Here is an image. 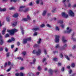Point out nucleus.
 Masks as SVG:
<instances>
[{"label":"nucleus","instance_id":"nucleus-64","mask_svg":"<svg viewBox=\"0 0 76 76\" xmlns=\"http://www.w3.org/2000/svg\"><path fill=\"white\" fill-rule=\"evenodd\" d=\"M32 75V74L31 73H28V76H31V75Z\"/></svg>","mask_w":76,"mask_h":76},{"label":"nucleus","instance_id":"nucleus-15","mask_svg":"<svg viewBox=\"0 0 76 76\" xmlns=\"http://www.w3.org/2000/svg\"><path fill=\"white\" fill-rule=\"evenodd\" d=\"M6 9L3 8L1 9V8L0 7V12H6Z\"/></svg>","mask_w":76,"mask_h":76},{"label":"nucleus","instance_id":"nucleus-8","mask_svg":"<svg viewBox=\"0 0 76 76\" xmlns=\"http://www.w3.org/2000/svg\"><path fill=\"white\" fill-rule=\"evenodd\" d=\"M62 40L64 43L66 42L67 41V40L65 39V37L64 36L62 37Z\"/></svg>","mask_w":76,"mask_h":76},{"label":"nucleus","instance_id":"nucleus-28","mask_svg":"<svg viewBox=\"0 0 76 76\" xmlns=\"http://www.w3.org/2000/svg\"><path fill=\"white\" fill-rule=\"evenodd\" d=\"M65 58H66V59H67V60H70V58L68 56L66 55L65 56Z\"/></svg>","mask_w":76,"mask_h":76},{"label":"nucleus","instance_id":"nucleus-31","mask_svg":"<svg viewBox=\"0 0 76 76\" xmlns=\"http://www.w3.org/2000/svg\"><path fill=\"white\" fill-rule=\"evenodd\" d=\"M22 21H24V22H26V21H27L28 19L27 18H23L22 20Z\"/></svg>","mask_w":76,"mask_h":76},{"label":"nucleus","instance_id":"nucleus-43","mask_svg":"<svg viewBox=\"0 0 76 76\" xmlns=\"http://www.w3.org/2000/svg\"><path fill=\"white\" fill-rule=\"evenodd\" d=\"M27 18L28 19V20H30L31 19V17H29V16L28 15L27 16Z\"/></svg>","mask_w":76,"mask_h":76},{"label":"nucleus","instance_id":"nucleus-47","mask_svg":"<svg viewBox=\"0 0 76 76\" xmlns=\"http://www.w3.org/2000/svg\"><path fill=\"white\" fill-rule=\"evenodd\" d=\"M9 37V34H7L5 35V37L6 38H7V37Z\"/></svg>","mask_w":76,"mask_h":76},{"label":"nucleus","instance_id":"nucleus-57","mask_svg":"<svg viewBox=\"0 0 76 76\" xmlns=\"http://www.w3.org/2000/svg\"><path fill=\"white\" fill-rule=\"evenodd\" d=\"M44 52L45 54H47V51L45 49H44Z\"/></svg>","mask_w":76,"mask_h":76},{"label":"nucleus","instance_id":"nucleus-30","mask_svg":"<svg viewBox=\"0 0 76 76\" xmlns=\"http://www.w3.org/2000/svg\"><path fill=\"white\" fill-rule=\"evenodd\" d=\"M20 76H24L25 74L23 73H20L19 74Z\"/></svg>","mask_w":76,"mask_h":76},{"label":"nucleus","instance_id":"nucleus-3","mask_svg":"<svg viewBox=\"0 0 76 76\" xmlns=\"http://www.w3.org/2000/svg\"><path fill=\"white\" fill-rule=\"evenodd\" d=\"M72 31V29L70 28V27H68L66 28V30L64 31V33H67V34H70Z\"/></svg>","mask_w":76,"mask_h":76},{"label":"nucleus","instance_id":"nucleus-37","mask_svg":"<svg viewBox=\"0 0 76 76\" xmlns=\"http://www.w3.org/2000/svg\"><path fill=\"white\" fill-rule=\"evenodd\" d=\"M45 26V25L44 24H42L40 26V28H43Z\"/></svg>","mask_w":76,"mask_h":76},{"label":"nucleus","instance_id":"nucleus-14","mask_svg":"<svg viewBox=\"0 0 76 76\" xmlns=\"http://www.w3.org/2000/svg\"><path fill=\"white\" fill-rule=\"evenodd\" d=\"M27 41H28L26 39H23V43L24 44H26V43H27Z\"/></svg>","mask_w":76,"mask_h":76},{"label":"nucleus","instance_id":"nucleus-34","mask_svg":"<svg viewBox=\"0 0 76 76\" xmlns=\"http://www.w3.org/2000/svg\"><path fill=\"white\" fill-rule=\"evenodd\" d=\"M9 9H10V10H15V8H14V7H11L9 8Z\"/></svg>","mask_w":76,"mask_h":76},{"label":"nucleus","instance_id":"nucleus-63","mask_svg":"<svg viewBox=\"0 0 76 76\" xmlns=\"http://www.w3.org/2000/svg\"><path fill=\"white\" fill-rule=\"evenodd\" d=\"M11 63L10 62H8L7 64L8 66H9V65Z\"/></svg>","mask_w":76,"mask_h":76},{"label":"nucleus","instance_id":"nucleus-13","mask_svg":"<svg viewBox=\"0 0 76 76\" xmlns=\"http://www.w3.org/2000/svg\"><path fill=\"white\" fill-rule=\"evenodd\" d=\"M47 10H44L42 13V15L43 16H45L46 15V13H47Z\"/></svg>","mask_w":76,"mask_h":76},{"label":"nucleus","instance_id":"nucleus-53","mask_svg":"<svg viewBox=\"0 0 76 76\" xmlns=\"http://www.w3.org/2000/svg\"><path fill=\"white\" fill-rule=\"evenodd\" d=\"M26 52H23V56H25V55H26Z\"/></svg>","mask_w":76,"mask_h":76},{"label":"nucleus","instance_id":"nucleus-25","mask_svg":"<svg viewBox=\"0 0 76 76\" xmlns=\"http://www.w3.org/2000/svg\"><path fill=\"white\" fill-rule=\"evenodd\" d=\"M56 8H54L53 10H52V13H54L55 11H56Z\"/></svg>","mask_w":76,"mask_h":76},{"label":"nucleus","instance_id":"nucleus-54","mask_svg":"<svg viewBox=\"0 0 76 76\" xmlns=\"http://www.w3.org/2000/svg\"><path fill=\"white\" fill-rule=\"evenodd\" d=\"M45 60H46V58H44L43 59L42 61L43 62H45Z\"/></svg>","mask_w":76,"mask_h":76},{"label":"nucleus","instance_id":"nucleus-29","mask_svg":"<svg viewBox=\"0 0 76 76\" xmlns=\"http://www.w3.org/2000/svg\"><path fill=\"white\" fill-rule=\"evenodd\" d=\"M41 1V0H37L36 1V3L37 4H39V2H40Z\"/></svg>","mask_w":76,"mask_h":76},{"label":"nucleus","instance_id":"nucleus-17","mask_svg":"<svg viewBox=\"0 0 76 76\" xmlns=\"http://www.w3.org/2000/svg\"><path fill=\"white\" fill-rule=\"evenodd\" d=\"M6 28H4L3 30L2 31V35H4L5 34V32L6 31Z\"/></svg>","mask_w":76,"mask_h":76},{"label":"nucleus","instance_id":"nucleus-11","mask_svg":"<svg viewBox=\"0 0 76 76\" xmlns=\"http://www.w3.org/2000/svg\"><path fill=\"white\" fill-rule=\"evenodd\" d=\"M48 72L50 75H52L53 74V70L52 69H50L48 70Z\"/></svg>","mask_w":76,"mask_h":76},{"label":"nucleus","instance_id":"nucleus-26","mask_svg":"<svg viewBox=\"0 0 76 76\" xmlns=\"http://www.w3.org/2000/svg\"><path fill=\"white\" fill-rule=\"evenodd\" d=\"M71 40H73V41H76V39L73 37V36H72L71 38Z\"/></svg>","mask_w":76,"mask_h":76},{"label":"nucleus","instance_id":"nucleus-27","mask_svg":"<svg viewBox=\"0 0 76 76\" xmlns=\"http://www.w3.org/2000/svg\"><path fill=\"white\" fill-rule=\"evenodd\" d=\"M17 23V22H15L14 23L12 24V26H16V25Z\"/></svg>","mask_w":76,"mask_h":76},{"label":"nucleus","instance_id":"nucleus-59","mask_svg":"<svg viewBox=\"0 0 76 76\" xmlns=\"http://www.w3.org/2000/svg\"><path fill=\"white\" fill-rule=\"evenodd\" d=\"M20 70H23V69H24V67H20Z\"/></svg>","mask_w":76,"mask_h":76},{"label":"nucleus","instance_id":"nucleus-44","mask_svg":"<svg viewBox=\"0 0 76 76\" xmlns=\"http://www.w3.org/2000/svg\"><path fill=\"white\" fill-rule=\"evenodd\" d=\"M29 10V9L27 8L25 10L23 11L24 12H28Z\"/></svg>","mask_w":76,"mask_h":76},{"label":"nucleus","instance_id":"nucleus-46","mask_svg":"<svg viewBox=\"0 0 76 76\" xmlns=\"http://www.w3.org/2000/svg\"><path fill=\"white\" fill-rule=\"evenodd\" d=\"M37 34H38V33L37 32H35L34 34L33 35L34 36H36L37 35Z\"/></svg>","mask_w":76,"mask_h":76},{"label":"nucleus","instance_id":"nucleus-20","mask_svg":"<svg viewBox=\"0 0 76 76\" xmlns=\"http://www.w3.org/2000/svg\"><path fill=\"white\" fill-rule=\"evenodd\" d=\"M36 61V60L35 59H34L33 60V63L30 62V64H35Z\"/></svg>","mask_w":76,"mask_h":76},{"label":"nucleus","instance_id":"nucleus-23","mask_svg":"<svg viewBox=\"0 0 76 76\" xmlns=\"http://www.w3.org/2000/svg\"><path fill=\"white\" fill-rule=\"evenodd\" d=\"M60 26H61L62 28H64V26H65V25L61 24L60 25Z\"/></svg>","mask_w":76,"mask_h":76},{"label":"nucleus","instance_id":"nucleus-45","mask_svg":"<svg viewBox=\"0 0 76 76\" xmlns=\"http://www.w3.org/2000/svg\"><path fill=\"white\" fill-rule=\"evenodd\" d=\"M43 0H41L40 1V4L41 5H43V2H42V1Z\"/></svg>","mask_w":76,"mask_h":76},{"label":"nucleus","instance_id":"nucleus-61","mask_svg":"<svg viewBox=\"0 0 76 76\" xmlns=\"http://www.w3.org/2000/svg\"><path fill=\"white\" fill-rule=\"evenodd\" d=\"M69 74H71V73L72 72V70H70V71H69Z\"/></svg>","mask_w":76,"mask_h":76},{"label":"nucleus","instance_id":"nucleus-33","mask_svg":"<svg viewBox=\"0 0 76 76\" xmlns=\"http://www.w3.org/2000/svg\"><path fill=\"white\" fill-rule=\"evenodd\" d=\"M6 56L7 57H9V56H10V53H7L6 54Z\"/></svg>","mask_w":76,"mask_h":76},{"label":"nucleus","instance_id":"nucleus-21","mask_svg":"<svg viewBox=\"0 0 76 76\" xmlns=\"http://www.w3.org/2000/svg\"><path fill=\"white\" fill-rule=\"evenodd\" d=\"M41 40H42L41 39H39V40L37 42V44H40L41 42Z\"/></svg>","mask_w":76,"mask_h":76},{"label":"nucleus","instance_id":"nucleus-39","mask_svg":"<svg viewBox=\"0 0 76 76\" xmlns=\"http://www.w3.org/2000/svg\"><path fill=\"white\" fill-rule=\"evenodd\" d=\"M41 66H39L38 67V69L39 71H40V70H41Z\"/></svg>","mask_w":76,"mask_h":76},{"label":"nucleus","instance_id":"nucleus-56","mask_svg":"<svg viewBox=\"0 0 76 76\" xmlns=\"http://www.w3.org/2000/svg\"><path fill=\"white\" fill-rule=\"evenodd\" d=\"M7 42H12V41L11 39H10L9 40H8Z\"/></svg>","mask_w":76,"mask_h":76},{"label":"nucleus","instance_id":"nucleus-6","mask_svg":"<svg viewBox=\"0 0 76 76\" xmlns=\"http://www.w3.org/2000/svg\"><path fill=\"white\" fill-rule=\"evenodd\" d=\"M62 16L65 18H67L69 15L65 13V12H63L62 13Z\"/></svg>","mask_w":76,"mask_h":76},{"label":"nucleus","instance_id":"nucleus-58","mask_svg":"<svg viewBox=\"0 0 76 76\" xmlns=\"http://www.w3.org/2000/svg\"><path fill=\"white\" fill-rule=\"evenodd\" d=\"M29 5L30 6H32V2H31L30 4H29Z\"/></svg>","mask_w":76,"mask_h":76},{"label":"nucleus","instance_id":"nucleus-52","mask_svg":"<svg viewBox=\"0 0 76 76\" xmlns=\"http://www.w3.org/2000/svg\"><path fill=\"white\" fill-rule=\"evenodd\" d=\"M7 65V62L5 63V64L4 65V67H6Z\"/></svg>","mask_w":76,"mask_h":76},{"label":"nucleus","instance_id":"nucleus-62","mask_svg":"<svg viewBox=\"0 0 76 76\" xmlns=\"http://www.w3.org/2000/svg\"><path fill=\"white\" fill-rule=\"evenodd\" d=\"M19 74L18 73H16L15 74L16 76H19Z\"/></svg>","mask_w":76,"mask_h":76},{"label":"nucleus","instance_id":"nucleus-32","mask_svg":"<svg viewBox=\"0 0 76 76\" xmlns=\"http://www.w3.org/2000/svg\"><path fill=\"white\" fill-rule=\"evenodd\" d=\"M7 22H10V17H7Z\"/></svg>","mask_w":76,"mask_h":76},{"label":"nucleus","instance_id":"nucleus-9","mask_svg":"<svg viewBox=\"0 0 76 76\" xmlns=\"http://www.w3.org/2000/svg\"><path fill=\"white\" fill-rule=\"evenodd\" d=\"M40 28H34L32 29V30L34 31V32H35V31H39L40 30Z\"/></svg>","mask_w":76,"mask_h":76},{"label":"nucleus","instance_id":"nucleus-1","mask_svg":"<svg viewBox=\"0 0 76 76\" xmlns=\"http://www.w3.org/2000/svg\"><path fill=\"white\" fill-rule=\"evenodd\" d=\"M18 30L15 29H12L11 30H7V32H10L11 35H13L15 34V32H18Z\"/></svg>","mask_w":76,"mask_h":76},{"label":"nucleus","instance_id":"nucleus-7","mask_svg":"<svg viewBox=\"0 0 76 76\" xmlns=\"http://www.w3.org/2000/svg\"><path fill=\"white\" fill-rule=\"evenodd\" d=\"M67 47V45L66 44H64L62 48H61V50H64V49H65V48H66Z\"/></svg>","mask_w":76,"mask_h":76},{"label":"nucleus","instance_id":"nucleus-24","mask_svg":"<svg viewBox=\"0 0 76 76\" xmlns=\"http://www.w3.org/2000/svg\"><path fill=\"white\" fill-rule=\"evenodd\" d=\"M58 22L59 23H63L62 20H59L58 21Z\"/></svg>","mask_w":76,"mask_h":76},{"label":"nucleus","instance_id":"nucleus-48","mask_svg":"<svg viewBox=\"0 0 76 76\" xmlns=\"http://www.w3.org/2000/svg\"><path fill=\"white\" fill-rule=\"evenodd\" d=\"M46 26L47 27H48V28H51V26L49 24H47L46 25Z\"/></svg>","mask_w":76,"mask_h":76},{"label":"nucleus","instance_id":"nucleus-42","mask_svg":"<svg viewBox=\"0 0 76 76\" xmlns=\"http://www.w3.org/2000/svg\"><path fill=\"white\" fill-rule=\"evenodd\" d=\"M12 1L14 2V3H15V2L17 1V0H10L11 2H12Z\"/></svg>","mask_w":76,"mask_h":76},{"label":"nucleus","instance_id":"nucleus-49","mask_svg":"<svg viewBox=\"0 0 76 76\" xmlns=\"http://www.w3.org/2000/svg\"><path fill=\"white\" fill-rule=\"evenodd\" d=\"M76 45H74L72 48V49L73 50H75V49H76Z\"/></svg>","mask_w":76,"mask_h":76},{"label":"nucleus","instance_id":"nucleus-16","mask_svg":"<svg viewBox=\"0 0 76 76\" xmlns=\"http://www.w3.org/2000/svg\"><path fill=\"white\" fill-rule=\"evenodd\" d=\"M25 6H21L20 7V9L19 10L20 12H22L23 10H22V9H23V8H25Z\"/></svg>","mask_w":76,"mask_h":76},{"label":"nucleus","instance_id":"nucleus-10","mask_svg":"<svg viewBox=\"0 0 76 76\" xmlns=\"http://www.w3.org/2000/svg\"><path fill=\"white\" fill-rule=\"evenodd\" d=\"M64 6L65 7H67V6L68 7H72V5H71V4H70V3H69L68 4V6L66 5V4H64Z\"/></svg>","mask_w":76,"mask_h":76},{"label":"nucleus","instance_id":"nucleus-4","mask_svg":"<svg viewBox=\"0 0 76 76\" xmlns=\"http://www.w3.org/2000/svg\"><path fill=\"white\" fill-rule=\"evenodd\" d=\"M60 38V36L56 35L55 36V41L56 42H59V41L60 40V39L59 38Z\"/></svg>","mask_w":76,"mask_h":76},{"label":"nucleus","instance_id":"nucleus-35","mask_svg":"<svg viewBox=\"0 0 76 76\" xmlns=\"http://www.w3.org/2000/svg\"><path fill=\"white\" fill-rule=\"evenodd\" d=\"M17 59H19V60H21V61H23V58H21V57H18Z\"/></svg>","mask_w":76,"mask_h":76},{"label":"nucleus","instance_id":"nucleus-38","mask_svg":"<svg viewBox=\"0 0 76 76\" xmlns=\"http://www.w3.org/2000/svg\"><path fill=\"white\" fill-rule=\"evenodd\" d=\"M75 66V64L73 63H72L71 65V66L72 67H74Z\"/></svg>","mask_w":76,"mask_h":76},{"label":"nucleus","instance_id":"nucleus-12","mask_svg":"<svg viewBox=\"0 0 76 76\" xmlns=\"http://www.w3.org/2000/svg\"><path fill=\"white\" fill-rule=\"evenodd\" d=\"M0 45H3L4 43V40L0 38Z\"/></svg>","mask_w":76,"mask_h":76},{"label":"nucleus","instance_id":"nucleus-55","mask_svg":"<svg viewBox=\"0 0 76 76\" xmlns=\"http://www.w3.org/2000/svg\"><path fill=\"white\" fill-rule=\"evenodd\" d=\"M15 40V38H11V41H14Z\"/></svg>","mask_w":76,"mask_h":76},{"label":"nucleus","instance_id":"nucleus-19","mask_svg":"<svg viewBox=\"0 0 76 76\" xmlns=\"http://www.w3.org/2000/svg\"><path fill=\"white\" fill-rule=\"evenodd\" d=\"M20 29L21 30V33L23 35L24 34V30H23V28L22 27H20Z\"/></svg>","mask_w":76,"mask_h":76},{"label":"nucleus","instance_id":"nucleus-36","mask_svg":"<svg viewBox=\"0 0 76 76\" xmlns=\"http://www.w3.org/2000/svg\"><path fill=\"white\" fill-rule=\"evenodd\" d=\"M26 39H27V41H31V37H29Z\"/></svg>","mask_w":76,"mask_h":76},{"label":"nucleus","instance_id":"nucleus-50","mask_svg":"<svg viewBox=\"0 0 76 76\" xmlns=\"http://www.w3.org/2000/svg\"><path fill=\"white\" fill-rule=\"evenodd\" d=\"M3 50V48H0V51H2Z\"/></svg>","mask_w":76,"mask_h":76},{"label":"nucleus","instance_id":"nucleus-5","mask_svg":"<svg viewBox=\"0 0 76 76\" xmlns=\"http://www.w3.org/2000/svg\"><path fill=\"white\" fill-rule=\"evenodd\" d=\"M68 14L70 16H71V17H74L75 16V13L71 10H70L69 11Z\"/></svg>","mask_w":76,"mask_h":76},{"label":"nucleus","instance_id":"nucleus-18","mask_svg":"<svg viewBox=\"0 0 76 76\" xmlns=\"http://www.w3.org/2000/svg\"><path fill=\"white\" fill-rule=\"evenodd\" d=\"M13 16L14 18H17V17H18V13H15L13 15Z\"/></svg>","mask_w":76,"mask_h":76},{"label":"nucleus","instance_id":"nucleus-41","mask_svg":"<svg viewBox=\"0 0 76 76\" xmlns=\"http://www.w3.org/2000/svg\"><path fill=\"white\" fill-rule=\"evenodd\" d=\"M56 31H58L59 30L58 27L56 26Z\"/></svg>","mask_w":76,"mask_h":76},{"label":"nucleus","instance_id":"nucleus-51","mask_svg":"<svg viewBox=\"0 0 76 76\" xmlns=\"http://www.w3.org/2000/svg\"><path fill=\"white\" fill-rule=\"evenodd\" d=\"M4 49L6 52L8 51V49H7V48H4Z\"/></svg>","mask_w":76,"mask_h":76},{"label":"nucleus","instance_id":"nucleus-60","mask_svg":"<svg viewBox=\"0 0 76 76\" xmlns=\"http://www.w3.org/2000/svg\"><path fill=\"white\" fill-rule=\"evenodd\" d=\"M11 70V67H10L9 69L7 70V72H9Z\"/></svg>","mask_w":76,"mask_h":76},{"label":"nucleus","instance_id":"nucleus-22","mask_svg":"<svg viewBox=\"0 0 76 76\" xmlns=\"http://www.w3.org/2000/svg\"><path fill=\"white\" fill-rule=\"evenodd\" d=\"M59 47H60V45H59V44H57L56 45V46L55 47V48H59Z\"/></svg>","mask_w":76,"mask_h":76},{"label":"nucleus","instance_id":"nucleus-2","mask_svg":"<svg viewBox=\"0 0 76 76\" xmlns=\"http://www.w3.org/2000/svg\"><path fill=\"white\" fill-rule=\"evenodd\" d=\"M32 53L33 54H36L37 55V56H39L41 53V49H38L37 51L36 50H33Z\"/></svg>","mask_w":76,"mask_h":76},{"label":"nucleus","instance_id":"nucleus-40","mask_svg":"<svg viewBox=\"0 0 76 76\" xmlns=\"http://www.w3.org/2000/svg\"><path fill=\"white\" fill-rule=\"evenodd\" d=\"M53 60L54 61H57V58H53Z\"/></svg>","mask_w":76,"mask_h":76}]
</instances>
